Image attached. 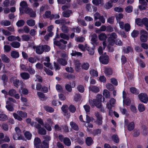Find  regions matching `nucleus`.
<instances>
[{
	"instance_id": "nucleus-1",
	"label": "nucleus",
	"mask_w": 148,
	"mask_h": 148,
	"mask_svg": "<svg viewBox=\"0 0 148 148\" xmlns=\"http://www.w3.org/2000/svg\"><path fill=\"white\" fill-rule=\"evenodd\" d=\"M102 95H97L96 99L93 100L90 99L89 100V103L92 107L96 106L97 108H100L101 106V102Z\"/></svg>"
},
{
	"instance_id": "nucleus-2",
	"label": "nucleus",
	"mask_w": 148,
	"mask_h": 148,
	"mask_svg": "<svg viewBox=\"0 0 148 148\" xmlns=\"http://www.w3.org/2000/svg\"><path fill=\"white\" fill-rule=\"evenodd\" d=\"M117 35L115 33L111 34L108 39L109 44L111 45L115 44L117 45H121L122 44L121 41L119 39H116Z\"/></svg>"
},
{
	"instance_id": "nucleus-3",
	"label": "nucleus",
	"mask_w": 148,
	"mask_h": 148,
	"mask_svg": "<svg viewBox=\"0 0 148 148\" xmlns=\"http://www.w3.org/2000/svg\"><path fill=\"white\" fill-rule=\"evenodd\" d=\"M13 116L15 119L21 121L22 120L23 118H25L27 117V114L25 112L21 111H18L17 112V114L13 113Z\"/></svg>"
},
{
	"instance_id": "nucleus-4",
	"label": "nucleus",
	"mask_w": 148,
	"mask_h": 148,
	"mask_svg": "<svg viewBox=\"0 0 148 148\" xmlns=\"http://www.w3.org/2000/svg\"><path fill=\"white\" fill-rule=\"evenodd\" d=\"M140 39L142 42H146L147 40L148 34L145 30L142 29L140 32Z\"/></svg>"
},
{
	"instance_id": "nucleus-5",
	"label": "nucleus",
	"mask_w": 148,
	"mask_h": 148,
	"mask_svg": "<svg viewBox=\"0 0 148 148\" xmlns=\"http://www.w3.org/2000/svg\"><path fill=\"white\" fill-rule=\"evenodd\" d=\"M31 125L33 126H35L38 129V133L41 135H45L46 133L45 130L43 128H41V126L36 123L32 122L31 123Z\"/></svg>"
},
{
	"instance_id": "nucleus-6",
	"label": "nucleus",
	"mask_w": 148,
	"mask_h": 148,
	"mask_svg": "<svg viewBox=\"0 0 148 148\" xmlns=\"http://www.w3.org/2000/svg\"><path fill=\"white\" fill-rule=\"evenodd\" d=\"M68 55L65 53L62 54V58L58 60L59 63L63 66H65L67 64Z\"/></svg>"
},
{
	"instance_id": "nucleus-7",
	"label": "nucleus",
	"mask_w": 148,
	"mask_h": 148,
	"mask_svg": "<svg viewBox=\"0 0 148 148\" xmlns=\"http://www.w3.org/2000/svg\"><path fill=\"white\" fill-rule=\"evenodd\" d=\"M139 100L142 102L147 103L148 101V97L147 94L144 93H141L138 95Z\"/></svg>"
},
{
	"instance_id": "nucleus-8",
	"label": "nucleus",
	"mask_w": 148,
	"mask_h": 148,
	"mask_svg": "<svg viewBox=\"0 0 148 148\" xmlns=\"http://www.w3.org/2000/svg\"><path fill=\"white\" fill-rule=\"evenodd\" d=\"M99 59L100 61L103 64H107L109 61L108 56L106 55H103L99 57Z\"/></svg>"
},
{
	"instance_id": "nucleus-9",
	"label": "nucleus",
	"mask_w": 148,
	"mask_h": 148,
	"mask_svg": "<svg viewBox=\"0 0 148 148\" xmlns=\"http://www.w3.org/2000/svg\"><path fill=\"white\" fill-rule=\"evenodd\" d=\"M139 3L140 4V5L138 6L139 9L140 10H144L147 8V3L144 0H139Z\"/></svg>"
},
{
	"instance_id": "nucleus-10",
	"label": "nucleus",
	"mask_w": 148,
	"mask_h": 148,
	"mask_svg": "<svg viewBox=\"0 0 148 148\" xmlns=\"http://www.w3.org/2000/svg\"><path fill=\"white\" fill-rule=\"evenodd\" d=\"M20 6L21 7L19 8L20 13L22 14L24 13V10L27 6V3L25 1H22L20 3Z\"/></svg>"
},
{
	"instance_id": "nucleus-11",
	"label": "nucleus",
	"mask_w": 148,
	"mask_h": 148,
	"mask_svg": "<svg viewBox=\"0 0 148 148\" xmlns=\"http://www.w3.org/2000/svg\"><path fill=\"white\" fill-rule=\"evenodd\" d=\"M47 123H48V124L46 123L45 125V127L48 131H50L51 130V125L53 124V121L50 118L47 119Z\"/></svg>"
},
{
	"instance_id": "nucleus-12",
	"label": "nucleus",
	"mask_w": 148,
	"mask_h": 148,
	"mask_svg": "<svg viewBox=\"0 0 148 148\" xmlns=\"http://www.w3.org/2000/svg\"><path fill=\"white\" fill-rule=\"evenodd\" d=\"M115 103L116 101L115 99L113 98H111L109 101L106 104L107 108L109 109H111L112 107L114 106Z\"/></svg>"
},
{
	"instance_id": "nucleus-13",
	"label": "nucleus",
	"mask_w": 148,
	"mask_h": 148,
	"mask_svg": "<svg viewBox=\"0 0 148 148\" xmlns=\"http://www.w3.org/2000/svg\"><path fill=\"white\" fill-rule=\"evenodd\" d=\"M45 139L43 141L42 148H48L49 141L50 140V138L49 136H47L45 137Z\"/></svg>"
},
{
	"instance_id": "nucleus-14",
	"label": "nucleus",
	"mask_w": 148,
	"mask_h": 148,
	"mask_svg": "<svg viewBox=\"0 0 148 148\" xmlns=\"http://www.w3.org/2000/svg\"><path fill=\"white\" fill-rule=\"evenodd\" d=\"M95 116L97 118V120L96 121L97 124L100 125L102 123V117L100 114L97 112L95 113Z\"/></svg>"
},
{
	"instance_id": "nucleus-15",
	"label": "nucleus",
	"mask_w": 148,
	"mask_h": 148,
	"mask_svg": "<svg viewBox=\"0 0 148 148\" xmlns=\"http://www.w3.org/2000/svg\"><path fill=\"white\" fill-rule=\"evenodd\" d=\"M44 60L46 62H44V65L49 68L52 69L53 67H52L51 64L49 62L50 59L48 57H46Z\"/></svg>"
},
{
	"instance_id": "nucleus-16",
	"label": "nucleus",
	"mask_w": 148,
	"mask_h": 148,
	"mask_svg": "<svg viewBox=\"0 0 148 148\" xmlns=\"http://www.w3.org/2000/svg\"><path fill=\"white\" fill-rule=\"evenodd\" d=\"M44 51L43 46L40 45L36 47V51L38 54H41Z\"/></svg>"
},
{
	"instance_id": "nucleus-17",
	"label": "nucleus",
	"mask_w": 148,
	"mask_h": 148,
	"mask_svg": "<svg viewBox=\"0 0 148 148\" xmlns=\"http://www.w3.org/2000/svg\"><path fill=\"white\" fill-rule=\"evenodd\" d=\"M13 83L14 86L16 87H18L20 84L22 85V86H23L24 85L22 81H19V80L17 79H14L13 81Z\"/></svg>"
},
{
	"instance_id": "nucleus-18",
	"label": "nucleus",
	"mask_w": 148,
	"mask_h": 148,
	"mask_svg": "<svg viewBox=\"0 0 148 148\" xmlns=\"http://www.w3.org/2000/svg\"><path fill=\"white\" fill-rule=\"evenodd\" d=\"M123 103L127 106L130 105L131 103V101L130 99H127L126 100H125V99L126 98V93L124 91H123Z\"/></svg>"
},
{
	"instance_id": "nucleus-19",
	"label": "nucleus",
	"mask_w": 148,
	"mask_h": 148,
	"mask_svg": "<svg viewBox=\"0 0 148 148\" xmlns=\"http://www.w3.org/2000/svg\"><path fill=\"white\" fill-rule=\"evenodd\" d=\"M104 72L105 75L108 77L110 76L112 74V70L110 68H106Z\"/></svg>"
},
{
	"instance_id": "nucleus-20",
	"label": "nucleus",
	"mask_w": 148,
	"mask_h": 148,
	"mask_svg": "<svg viewBox=\"0 0 148 148\" xmlns=\"http://www.w3.org/2000/svg\"><path fill=\"white\" fill-rule=\"evenodd\" d=\"M8 40L10 41H12L14 40H17L19 41H21L20 38L18 36H8L7 38Z\"/></svg>"
},
{
	"instance_id": "nucleus-21",
	"label": "nucleus",
	"mask_w": 148,
	"mask_h": 148,
	"mask_svg": "<svg viewBox=\"0 0 148 148\" xmlns=\"http://www.w3.org/2000/svg\"><path fill=\"white\" fill-rule=\"evenodd\" d=\"M89 92L91 91L94 92H97L99 90V88L97 87L90 86L89 87Z\"/></svg>"
},
{
	"instance_id": "nucleus-22",
	"label": "nucleus",
	"mask_w": 148,
	"mask_h": 148,
	"mask_svg": "<svg viewBox=\"0 0 148 148\" xmlns=\"http://www.w3.org/2000/svg\"><path fill=\"white\" fill-rule=\"evenodd\" d=\"M20 75L21 77L25 80L28 79L30 77L29 74L27 73L24 72L21 73Z\"/></svg>"
},
{
	"instance_id": "nucleus-23",
	"label": "nucleus",
	"mask_w": 148,
	"mask_h": 148,
	"mask_svg": "<svg viewBox=\"0 0 148 148\" xmlns=\"http://www.w3.org/2000/svg\"><path fill=\"white\" fill-rule=\"evenodd\" d=\"M13 139L15 140H21L23 138L21 134L16 133L13 135Z\"/></svg>"
},
{
	"instance_id": "nucleus-24",
	"label": "nucleus",
	"mask_w": 148,
	"mask_h": 148,
	"mask_svg": "<svg viewBox=\"0 0 148 148\" xmlns=\"http://www.w3.org/2000/svg\"><path fill=\"white\" fill-rule=\"evenodd\" d=\"M88 47L87 44H85L84 46L82 44H79L78 45V48L82 51H85L86 49H88Z\"/></svg>"
},
{
	"instance_id": "nucleus-25",
	"label": "nucleus",
	"mask_w": 148,
	"mask_h": 148,
	"mask_svg": "<svg viewBox=\"0 0 148 148\" xmlns=\"http://www.w3.org/2000/svg\"><path fill=\"white\" fill-rule=\"evenodd\" d=\"M27 24L29 26H33L35 25V23L34 20L32 19L28 20L26 21Z\"/></svg>"
},
{
	"instance_id": "nucleus-26",
	"label": "nucleus",
	"mask_w": 148,
	"mask_h": 148,
	"mask_svg": "<svg viewBox=\"0 0 148 148\" xmlns=\"http://www.w3.org/2000/svg\"><path fill=\"white\" fill-rule=\"evenodd\" d=\"M98 38L101 40H104L106 39L107 37L105 33H102L99 35Z\"/></svg>"
},
{
	"instance_id": "nucleus-27",
	"label": "nucleus",
	"mask_w": 148,
	"mask_h": 148,
	"mask_svg": "<svg viewBox=\"0 0 148 148\" xmlns=\"http://www.w3.org/2000/svg\"><path fill=\"white\" fill-rule=\"evenodd\" d=\"M81 64L79 61H77L75 62V69L77 71H79L81 69Z\"/></svg>"
},
{
	"instance_id": "nucleus-28",
	"label": "nucleus",
	"mask_w": 148,
	"mask_h": 148,
	"mask_svg": "<svg viewBox=\"0 0 148 148\" xmlns=\"http://www.w3.org/2000/svg\"><path fill=\"white\" fill-rule=\"evenodd\" d=\"M90 73L91 75L93 77H97L98 76V73L97 71L92 69L90 71Z\"/></svg>"
},
{
	"instance_id": "nucleus-29",
	"label": "nucleus",
	"mask_w": 148,
	"mask_h": 148,
	"mask_svg": "<svg viewBox=\"0 0 148 148\" xmlns=\"http://www.w3.org/2000/svg\"><path fill=\"white\" fill-rule=\"evenodd\" d=\"M138 109L139 112H142L145 110V108L143 104L140 103L138 105Z\"/></svg>"
},
{
	"instance_id": "nucleus-30",
	"label": "nucleus",
	"mask_w": 148,
	"mask_h": 148,
	"mask_svg": "<svg viewBox=\"0 0 148 148\" xmlns=\"http://www.w3.org/2000/svg\"><path fill=\"white\" fill-rule=\"evenodd\" d=\"M11 56L13 58H15L19 57V54L18 52L13 51L11 52Z\"/></svg>"
},
{
	"instance_id": "nucleus-31",
	"label": "nucleus",
	"mask_w": 148,
	"mask_h": 148,
	"mask_svg": "<svg viewBox=\"0 0 148 148\" xmlns=\"http://www.w3.org/2000/svg\"><path fill=\"white\" fill-rule=\"evenodd\" d=\"M86 143L88 146H90L93 143V141L91 137H88L86 139Z\"/></svg>"
},
{
	"instance_id": "nucleus-32",
	"label": "nucleus",
	"mask_w": 148,
	"mask_h": 148,
	"mask_svg": "<svg viewBox=\"0 0 148 148\" xmlns=\"http://www.w3.org/2000/svg\"><path fill=\"white\" fill-rule=\"evenodd\" d=\"M24 135L26 139L28 140H30L32 137V134L28 131H26L25 132Z\"/></svg>"
},
{
	"instance_id": "nucleus-33",
	"label": "nucleus",
	"mask_w": 148,
	"mask_h": 148,
	"mask_svg": "<svg viewBox=\"0 0 148 148\" xmlns=\"http://www.w3.org/2000/svg\"><path fill=\"white\" fill-rule=\"evenodd\" d=\"M41 141L39 138H36L34 139V145L37 148L38 147V145L40 143Z\"/></svg>"
},
{
	"instance_id": "nucleus-34",
	"label": "nucleus",
	"mask_w": 148,
	"mask_h": 148,
	"mask_svg": "<svg viewBox=\"0 0 148 148\" xmlns=\"http://www.w3.org/2000/svg\"><path fill=\"white\" fill-rule=\"evenodd\" d=\"M103 95L106 98H109L110 97V95L109 92L106 89L104 90Z\"/></svg>"
},
{
	"instance_id": "nucleus-35",
	"label": "nucleus",
	"mask_w": 148,
	"mask_h": 148,
	"mask_svg": "<svg viewBox=\"0 0 148 148\" xmlns=\"http://www.w3.org/2000/svg\"><path fill=\"white\" fill-rule=\"evenodd\" d=\"M63 142L64 144L67 146H69L71 145V141L68 138H64V139Z\"/></svg>"
},
{
	"instance_id": "nucleus-36",
	"label": "nucleus",
	"mask_w": 148,
	"mask_h": 148,
	"mask_svg": "<svg viewBox=\"0 0 148 148\" xmlns=\"http://www.w3.org/2000/svg\"><path fill=\"white\" fill-rule=\"evenodd\" d=\"M113 5L112 3L110 1L106 3L105 8L106 9H109L112 8Z\"/></svg>"
},
{
	"instance_id": "nucleus-37",
	"label": "nucleus",
	"mask_w": 148,
	"mask_h": 148,
	"mask_svg": "<svg viewBox=\"0 0 148 148\" xmlns=\"http://www.w3.org/2000/svg\"><path fill=\"white\" fill-rule=\"evenodd\" d=\"M11 46L15 48H18L20 46V44L19 42H12L11 44Z\"/></svg>"
},
{
	"instance_id": "nucleus-38",
	"label": "nucleus",
	"mask_w": 148,
	"mask_h": 148,
	"mask_svg": "<svg viewBox=\"0 0 148 148\" xmlns=\"http://www.w3.org/2000/svg\"><path fill=\"white\" fill-rule=\"evenodd\" d=\"M72 13L71 11L70 10H67V11H64L63 12V16L65 17H69L70 16V14Z\"/></svg>"
},
{
	"instance_id": "nucleus-39",
	"label": "nucleus",
	"mask_w": 148,
	"mask_h": 148,
	"mask_svg": "<svg viewBox=\"0 0 148 148\" xmlns=\"http://www.w3.org/2000/svg\"><path fill=\"white\" fill-rule=\"evenodd\" d=\"M128 130L131 131L134 128V125L133 122H131L129 123L128 125Z\"/></svg>"
},
{
	"instance_id": "nucleus-40",
	"label": "nucleus",
	"mask_w": 148,
	"mask_h": 148,
	"mask_svg": "<svg viewBox=\"0 0 148 148\" xmlns=\"http://www.w3.org/2000/svg\"><path fill=\"white\" fill-rule=\"evenodd\" d=\"M1 58L3 61L5 63H8L10 61L9 59L5 55L2 56Z\"/></svg>"
},
{
	"instance_id": "nucleus-41",
	"label": "nucleus",
	"mask_w": 148,
	"mask_h": 148,
	"mask_svg": "<svg viewBox=\"0 0 148 148\" xmlns=\"http://www.w3.org/2000/svg\"><path fill=\"white\" fill-rule=\"evenodd\" d=\"M25 22L23 20L18 21L16 23V24L18 27H21L23 26L25 24Z\"/></svg>"
},
{
	"instance_id": "nucleus-42",
	"label": "nucleus",
	"mask_w": 148,
	"mask_h": 148,
	"mask_svg": "<svg viewBox=\"0 0 148 148\" xmlns=\"http://www.w3.org/2000/svg\"><path fill=\"white\" fill-rule=\"evenodd\" d=\"M8 119L7 116L5 114H0V121H4Z\"/></svg>"
},
{
	"instance_id": "nucleus-43",
	"label": "nucleus",
	"mask_w": 148,
	"mask_h": 148,
	"mask_svg": "<svg viewBox=\"0 0 148 148\" xmlns=\"http://www.w3.org/2000/svg\"><path fill=\"white\" fill-rule=\"evenodd\" d=\"M89 64L88 63H84L82 64L81 67L84 70H88L89 67Z\"/></svg>"
},
{
	"instance_id": "nucleus-44",
	"label": "nucleus",
	"mask_w": 148,
	"mask_h": 148,
	"mask_svg": "<svg viewBox=\"0 0 148 148\" xmlns=\"http://www.w3.org/2000/svg\"><path fill=\"white\" fill-rule=\"evenodd\" d=\"M4 51L6 52H8L11 50V47L8 45H5L4 46Z\"/></svg>"
},
{
	"instance_id": "nucleus-45",
	"label": "nucleus",
	"mask_w": 148,
	"mask_h": 148,
	"mask_svg": "<svg viewBox=\"0 0 148 148\" xmlns=\"http://www.w3.org/2000/svg\"><path fill=\"white\" fill-rule=\"evenodd\" d=\"M51 12L49 11H46L45 14V16L47 18H50V19H53V16L51 15Z\"/></svg>"
},
{
	"instance_id": "nucleus-46",
	"label": "nucleus",
	"mask_w": 148,
	"mask_h": 148,
	"mask_svg": "<svg viewBox=\"0 0 148 148\" xmlns=\"http://www.w3.org/2000/svg\"><path fill=\"white\" fill-rule=\"evenodd\" d=\"M91 40L95 43L97 40V35L95 34H93L91 36Z\"/></svg>"
},
{
	"instance_id": "nucleus-47",
	"label": "nucleus",
	"mask_w": 148,
	"mask_h": 148,
	"mask_svg": "<svg viewBox=\"0 0 148 148\" xmlns=\"http://www.w3.org/2000/svg\"><path fill=\"white\" fill-rule=\"evenodd\" d=\"M70 125L71 127L75 130H78V127L77 125L74 122H71L70 123Z\"/></svg>"
},
{
	"instance_id": "nucleus-48",
	"label": "nucleus",
	"mask_w": 148,
	"mask_h": 148,
	"mask_svg": "<svg viewBox=\"0 0 148 148\" xmlns=\"http://www.w3.org/2000/svg\"><path fill=\"white\" fill-rule=\"evenodd\" d=\"M136 23L138 26H142L143 25V19H141L138 18L136 20Z\"/></svg>"
},
{
	"instance_id": "nucleus-49",
	"label": "nucleus",
	"mask_w": 148,
	"mask_h": 148,
	"mask_svg": "<svg viewBox=\"0 0 148 148\" xmlns=\"http://www.w3.org/2000/svg\"><path fill=\"white\" fill-rule=\"evenodd\" d=\"M21 90H22L21 92V90H20L19 91V92L21 94H23L26 95L28 94V91L27 89L21 88Z\"/></svg>"
},
{
	"instance_id": "nucleus-50",
	"label": "nucleus",
	"mask_w": 148,
	"mask_h": 148,
	"mask_svg": "<svg viewBox=\"0 0 148 148\" xmlns=\"http://www.w3.org/2000/svg\"><path fill=\"white\" fill-rule=\"evenodd\" d=\"M16 91L15 90L11 89L9 90L8 94L11 96H14L16 93Z\"/></svg>"
},
{
	"instance_id": "nucleus-51",
	"label": "nucleus",
	"mask_w": 148,
	"mask_h": 148,
	"mask_svg": "<svg viewBox=\"0 0 148 148\" xmlns=\"http://www.w3.org/2000/svg\"><path fill=\"white\" fill-rule=\"evenodd\" d=\"M1 24L4 26H8L10 25L11 23L9 21L5 20L2 21L1 22Z\"/></svg>"
},
{
	"instance_id": "nucleus-52",
	"label": "nucleus",
	"mask_w": 148,
	"mask_h": 148,
	"mask_svg": "<svg viewBox=\"0 0 148 148\" xmlns=\"http://www.w3.org/2000/svg\"><path fill=\"white\" fill-rule=\"evenodd\" d=\"M139 34L138 31L136 30H134L131 33L132 36L134 38H135L138 36Z\"/></svg>"
},
{
	"instance_id": "nucleus-53",
	"label": "nucleus",
	"mask_w": 148,
	"mask_h": 148,
	"mask_svg": "<svg viewBox=\"0 0 148 148\" xmlns=\"http://www.w3.org/2000/svg\"><path fill=\"white\" fill-rule=\"evenodd\" d=\"M131 92L135 94H137L139 93V91L135 88L132 87L130 89Z\"/></svg>"
},
{
	"instance_id": "nucleus-54",
	"label": "nucleus",
	"mask_w": 148,
	"mask_h": 148,
	"mask_svg": "<svg viewBox=\"0 0 148 148\" xmlns=\"http://www.w3.org/2000/svg\"><path fill=\"white\" fill-rule=\"evenodd\" d=\"M45 110L49 112H52L54 111V109L52 108L49 107L48 106H46L45 107Z\"/></svg>"
},
{
	"instance_id": "nucleus-55",
	"label": "nucleus",
	"mask_w": 148,
	"mask_h": 148,
	"mask_svg": "<svg viewBox=\"0 0 148 148\" xmlns=\"http://www.w3.org/2000/svg\"><path fill=\"white\" fill-rule=\"evenodd\" d=\"M69 109L70 111L72 113H74L75 112L76 110L75 106L73 105H71L70 106Z\"/></svg>"
},
{
	"instance_id": "nucleus-56",
	"label": "nucleus",
	"mask_w": 148,
	"mask_h": 148,
	"mask_svg": "<svg viewBox=\"0 0 148 148\" xmlns=\"http://www.w3.org/2000/svg\"><path fill=\"white\" fill-rule=\"evenodd\" d=\"M60 37L61 38H63L64 39L68 40H69V36L64 34L61 33L60 35Z\"/></svg>"
},
{
	"instance_id": "nucleus-57",
	"label": "nucleus",
	"mask_w": 148,
	"mask_h": 148,
	"mask_svg": "<svg viewBox=\"0 0 148 148\" xmlns=\"http://www.w3.org/2000/svg\"><path fill=\"white\" fill-rule=\"evenodd\" d=\"M143 25H144L146 27H148V19L144 18L143 19Z\"/></svg>"
},
{
	"instance_id": "nucleus-58",
	"label": "nucleus",
	"mask_w": 148,
	"mask_h": 148,
	"mask_svg": "<svg viewBox=\"0 0 148 148\" xmlns=\"http://www.w3.org/2000/svg\"><path fill=\"white\" fill-rule=\"evenodd\" d=\"M123 51L124 53H127L130 52L132 51V49L130 47H128L126 49H123Z\"/></svg>"
},
{
	"instance_id": "nucleus-59",
	"label": "nucleus",
	"mask_w": 148,
	"mask_h": 148,
	"mask_svg": "<svg viewBox=\"0 0 148 148\" xmlns=\"http://www.w3.org/2000/svg\"><path fill=\"white\" fill-rule=\"evenodd\" d=\"M130 26L128 23H126L125 24L124 26V29L125 31L126 32H128L130 31Z\"/></svg>"
},
{
	"instance_id": "nucleus-60",
	"label": "nucleus",
	"mask_w": 148,
	"mask_h": 148,
	"mask_svg": "<svg viewBox=\"0 0 148 148\" xmlns=\"http://www.w3.org/2000/svg\"><path fill=\"white\" fill-rule=\"evenodd\" d=\"M85 40V38L83 37H78L75 38V40L77 42H82Z\"/></svg>"
},
{
	"instance_id": "nucleus-61",
	"label": "nucleus",
	"mask_w": 148,
	"mask_h": 148,
	"mask_svg": "<svg viewBox=\"0 0 148 148\" xmlns=\"http://www.w3.org/2000/svg\"><path fill=\"white\" fill-rule=\"evenodd\" d=\"M133 10L132 7L131 5H129L125 8L126 11L128 13H130L132 12Z\"/></svg>"
},
{
	"instance_id": "nucleus-62",
	"label": "nucleus",
	"mask_w": 148,
	"mask_h": 148,
	"mask_svg": "<svg viewBox=\"0 0 148 148\" xmlns=\"http://www.w3.org/2000/svg\"><path fill=\"white\" fill-rule=\"evenodd\" d=\"M68 109V107L66 105H64L62 107V110L64 113H66L67 112Z\"/></svg>"
},
{
	"instance_id": "nucleus-63",
	"label": "nucleus",
	"mask_w": 148,
	"mask_h": 148,
	"mask_svg": "<svg viewBox=\"0 0 148 148\" xmlns=\"http://www.w3.org/2000/svg\"><path fill=\"white\" fill-rule=\"evenodd\" d=\"M102 2V0H92L93 3L96 5H98L100 4Z\"/></svg>"
},
{
	"instance_id": "nucleus-64",
	"label": "nucleus",
	"mask_w": 148,
	"mask_h": 148,
	"mask_svg": "<svg viewBox=\"0 0 148 148\" xmlns=\"http://www.w3.org/2000/svg\"><path fill=\"white\" fill-rule=\"evenodd\" d=\"M112 140L114 141L116 143H118L119 141V138L118 136L116 135H114L112 136Z\"/></svg>"
}]
</instances>
